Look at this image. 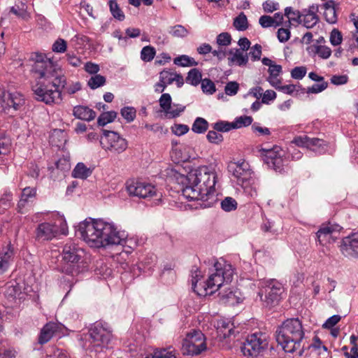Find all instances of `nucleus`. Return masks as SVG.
Masks as SVG:
<instances>
[{"instance_id":"f257e3e1","label":"nucleus","mask_w":358,"mask_h":358,"mask_svg":"<svg viewBox=\"0 0 358 358\" xmlns=\"http://www.w3.org/2000/svg\"><path fill=\"white\" fill-rule=\"evenodd\" d=\"M77 232L90 247L95 248L122 245L127 238L126 231L102 219H86L78 224Z\"/></svg>"},{"instance_id":"f03ea898","label":"nucleus","mask_w":358,"mask_h":358,"mask_svg":"<svg viewBox=\"0 0 358 358\" xmlns=\"http://www.w3.org/2000/svg\"><path fill=\"white\" fill-rule=\"evenodd\" d=\"M217 174L207 166H199L191 171L187 176V184L182 189V195L188 200H201L205 207H210L215 201V186Z\"/></svg>"},{"instance_id":"7ed1b4c3","label":"nucleus","mask_w":358,"mask_h":358,"mask_svg":"<svg viewBox=\"0 0 358 358\" xmlns=\"http://www.w3.org/2000/svg\"><path fill=\"white\" fill-rule=\"evenodd\" d=\"M234 269L232 266L225 262H215L213 268L209 269L208 277L203 282L199 280H192V289L199 296L211 295L217 292L224 282L232 280Z\"/></svg>"},{"instance_id":"20e7f679","label":"nucleus","mask_w":358,"mask_h":358,"mask_svg":"<svg viewBox=\"0 0 358 358\" xmlns=\"http://www.w3.org/2000/svg\"><path fill=\"white\" fill-rule=\"evenodd\" d=\"M275 338L285 352L293 353L301 348L304 338L301 322L298 318L286 320L276 330Z\"/></svg>"},{"instance_id":"39448f33","label":"nucleus","mask_w":358,"mask_h":358,"mask_svg":"<svg viewBox=\"0 0 358 358\" xmlns=\"http://www.w3.org/2000/svg\"><path fill=\"white\" fill-rule=\"evenodd\" d=\"M112 336V331L106 323L96 322L90 329L89 338L83 347L90 352H100L107 348Z\"/></svg>"},{"instance_id":"423d86ee","label":"nucleus","mask_w":358,"mask_h":358,"mask_svg":"<svg viewBox=\"0 0 358 358\" xmlns=\"http://www.w3.org/2000/svg\"><path fill=\"white\" fill-rule=\"evenodd\" d=\"M32 59L34 63L32 65L31 72L37 80L36 90H45L48 87L45 81L55 76L56 65L50 59L41 53H34Z\"/></svg>"},{"instance_id":"0eeeda50","label":"nucleus","mask_w":358,"mask_h":358,"mask_svg":"<svg viewBox=\"0 0 358 358\" xmlns=\"http://www.w3.org/2000/svg\"><path fill=\"white\" fill-rule=\"evenodd\" d=\"M260 286L258 296L263 306L270 309L278 306L284 292L282 283L275 279H268L262 280L260 282Z\"/></svg>"},{"instance_id":"6e6552de","label":"nucleus","mask_w":358,"mask_h":358,"mask_svg":"<svg viewBox=\"0 0 358 358\" xmlns=\"http://www.w3.org/2000/svg\"><path fill=\"white\" fill-rule=\"evenodd\" d=\"M83 251L74 243H66L63 248L62 272L74 275L80 272Z\"/></svg>"},{"instance_id":"1a4fd4ad","label":"nucleus","mask_w":358,"mask_h":358,"mask_svg":"<svg viewBox=\"0 0 358 358\" xmlns=\"http://www.w3.org/2000/svg\"><path fill=\"white\" fill-rule=\"evenodd\" d=\"M206 350V337L199 330H192L182 341L181 352L183 355H198Z\"/></svg>"},{"instance_id":"9d476101","label":"nucleus","mask_w":358,"mask_h":358,"mask_svg":"<svg viewBox=\"0 0 358 358\" xmlns=\"http://www.w3.org/2000/svg\"><path fill=\"white\" fill-rule=\"evenodd\" d=\"M267 346L266 335L262 332H256L248 336L241 347V352L245 357L257 358L262 355Z\"/></svg>"},{"instance_id":"9b49d317","label":"nucleus","mask_w":358,"mask_h":358,"mask_svg":"<svg viewBox=\"0 0 358 358\" xmlns=\"http://www.w3.org/2000/svg\"><path fill=\"white\" fill-rule=\"evenodd\" d=\"M259 152L262 159L268 166L276 172H282L287 162L286 152L280 146L274 145L271 148H262Z\"/></svg>"},{"instance_id":"f8f14e48","label":"nucleus","mask_w":358,"mask_h":358,"mask_svg":"<svg viewBox=\"0 0 358 358\" xmlns=\"http://www.w3.org/2000/svg\"><path fill=\"white\" fill-rule=\"evenodd\" d=\"M126 189L129 196L141 199H150L161 196L156 187L152 183L138 180H129L126 182Z\"/></svg>"},{"instance_id":"ddd939ff","label":"nucleus","mask_w":358,"mask_h":358,"mask_svg":"<svg viewBox=\"0 0 358 358\" xmlns=\"http://www.w3.org/2000/svg\"><path fill=\"white\" fill-rule=\"evenodd\" d=\"M103 135L100 143L103 149L113 153L120 154L127 148V141L118 133L103 129Z\"/></svg>"},{"instance_id":"4468645a","label":"nucleus","mask_w":358,"mask_h":358,"mask_svg":"<svg viewBox=\"0 0 358 358\" xmlns=\"http://www.w3.org/2000/svg\"><path fill=\"white\" fill-rule=\"evenodd\" d=\"M228 171L236 178L238 184L246 189L247 183L250 182L252 174L249 163L244 159L231 162L228 165Z\"/></svg>"},{"instance_id":"2eb2a0df","label":"nucleus","mask_w":358,"mask_h":358,"mask_svg":"<svg viewBox=\"0 0 358 358\" xmlns=\"http://www.w3.org/2000/svg\"><path fill=\"white\" fill-rule=\"evenodd\" d=\"M25 103L24 95L19 91H0V110H19Z\"/></svg>"},{"instance_id":"dca6fc26","label":"nucleus","mask_w":358,"mask_h":358,"mask_svg":"<svg viewBox=\"0 0 358 358\" xmlns=\"http://www.w3.org/2000/svg\"><path fill=\"white\" fill-rule=\"evenodd\" d=\"M341 253L346 257L358 259V233L351 234L342 239Z\"/></svg>"},{"instance_id":"f3484780","label":"nucleus","mask_w":358,"mask_h":358,"mask_svg":"<svg viewBox=\"0 0 358 358\" xmlns=\"http://www.w3.org/2000/svg\"><path fill=\"white\" fill-rule=\"evenodd\" d=\"M291 144H294L298 147L307 148L313 151H320L326 146L325 141L317 138H310L306 135L296 136L292 141Z\"/></svg>"},{"instance_id":"a211bd4d","label":"nucleus","mask_w":358,"mask_h":358,"mask_svg":"<svg viewBox=\"0 0 358 358\" xmlns=\"http://www.w3.org/2000/svg\"><path fill=\"white\" fill-rule=\"evenodd\" d=\"M173 82L176 83V87L179 88L184 84V78L176 72L171 71V70H164L159 73V81L157 85L162 87L164 90Z\"/></svg>"},{"instance_id":"6ab92c4d","label":"nucleus","mask_w":358,"mask_h":358,"mask_svg":"<svg viewBox=\"0 0 358 358\" xmlns=\"http://www.w3.org/2000/svg\"><path fill=\"white\" fill-rule=\"evenodd\" d=\"M62 324L52 322L47 323L41 330L38 339V343L43 345L50 341L57 332L62 331Z\"/></svg>"},{"instance_id":"aec40b11","label":"nucleus","mask_w":358,"mask_h":358,"mask_svg":"<svg viewBox=\"0 0 358 358\" xmlns=\"http://www.w3.org/2000/svg\"><path fill=\"white\" fill-rule=\"evenodd\" d=\"M59 234V227L48 222L39 224L36 229V238L41 241L51 240Z\"/></svg>"},{"instance_id":"412c9836","label":"nucleus","mask_w":358,"mask_h":358,"mask_svg":"<svg viewBox=\"0 0 358 358\" xmlns=\"http://www.w3.org/2000/svg\"><path fill=\"white\" fill-rule=\"evenodd\" d=\"M317 12L318 6L314 4L309 6L308 9L303 10L301 24L307 29L315 27L320 20L319 16L317 15Z\"/></svg>"},{"instance_id":"4be33fe9","label":"nucleus","mask_w":358,"mask_h":358,"mask_svg":"<svg viewBox=\"0 0 358 358\" xmlns=\"http://www.w3.org/2000/svg\"><path fill=\"white\" fill-rule=\"evenodd\" d=\"M341 227L338 225L323 224L316 233L317 240L321 245H326L330 242L332 234L335 231H339Z\"/></svg>"},{"instance_id":"5701e85b","label":"nucleus","mask_w":358,"mask_h":358,"mask_svg":"<svg viewBox=\"0 0 358 358\" xmlns=\"http://www.w3.org/2000/svg\"><path fill=\"white\" fill-rule=\"evenodd\" d=\"M34 98L46 104L59 103L62 100V91H34Z\"/></svg>"},{"instance_id":"b1692460","label":"nucleus","mask_w":358,"mask_h":358,"mask_svg":"<svg viewBox=\"0 0 358 358\" xmlns=\"http://www.w3.org/2000/svg\"><path fill=\"white\" fill-rule=\"evenodd\" d=\"M36 195V189L34 187H24L21 194L20 201L17 203V210L19 213H23V209L29 204L33 202Z\"/></svg>"},{"instance_id":"393cba45","label":"nucleus","mask_w":358,"mask_h":358,"mask_svg":"<svg viewBox=\"0 0 358 358\" xmlns=\"http://www.w3.org/2000/svg\"><path fill=\"white\" fill-rule=\"evenodd\" d=\"M73 115L77 119L90 122L96 117V113L85 106H76L73 108Z\"/></svg>"},{"instance_id":"a878e982","label":"nucleus","mask_w":358,"mask_h":358,"mask_svg":"<svg viewBox=\"0 0 358 358\" xmlns=\"http://www.w3.org/2000/svg\"><path fill=\"white\" fill-rule=\"evenodd\" d=\"M324 8V17L329 24H335L337 22V14L335 8V1L330 0L323 4Z\"/></svg>"},{"instance_id":"bb28decb","label":"nucleus","mask_w":358,"mask_h":358,"mask_svg":"<svg viewBox=\"0 0 358 358\" xmlns=\"http://www.w3.org/2000/svg\"><path fill=\"white\" fill-rule=\"evenodd\" d=\"M229 54L231 55L229 57V63L235 64L239 66H245L248 62V55L239 49L231 50Z\"/></svg>"},{"instance_id":"cd10ccee","label":"nucleus","mask_w":358,"mask_h":358,"mask_svg":"<svg viewBox=\"0 0 358 358\" xmlns=\"http://www.w3.org/2000/svg\"><path fill=\"white\" fill-rule=\"evenodd\" d=\"M172 348L155 349L145 358H177Z\"/></svg>"},{"instance_id":"c85d7f7f","label":"nucleus","mask_w":358,"mask_h":358,"mask_svg":"<svg viewBox=\"0 0 358 358\" xmlns=\"http://www.w3.org/2000/svg\"><path fill=\"white\" fill-rule=\"evenodd\" d=\"M92 173V171L87 168L85 164L78 163L72 172V176L75 178L86 179Z\"/></svg>"},{"instance_id":"c756f323","label":"nucleus","mask_w":358,"mask_h":358,"mask_svg":"<svg viewBox=\"0 0 358 358\" xmlns=\"http://www.w3.org/2000/svg\"><path fill=\"white\" fill-rule=\"evenodd\" d=\"M262 96V101L264 103H268L269 101L275 99L276 97L275 91H265L263 95L260 93V91H250L245 96L259 99Z\"/></svg>"},{"instance_id":"7c9ffc66","label":"nucleus","mask_w":358,"mask_h":358,"mask_svg":"<svg viewBox=\"0 0 358 358\" xmlns=\"http://www.w3.org/2000/svg\"><path fill=\"white\" fill-rule=\"evenodd\" d=\"M201 81H202V74L200 70L196 68L192 69L187 73L186 83L196 87Z\"/></svg>"},{"instance_id":"2f4dec72","label":"nucleus","mask_w":358,"mask_h":358,"mask_svg":"<svg viewBox=\"0 0 358 358\" xmlns=\"http://www.w3.org/2000/svg\"><path fill=\"white\" fill-rule=\"evenodd\" d=\"M173 63L178 66L182 67L195 66L198 64V62L193 57L186 55L174 58Z\"/></svg>"},{"instance_id":"473e14b6","label":"nucleus","mask_w":358,"mask_h":358,"mask_svg":"<svg viewBox=\"0 0 358 358\" xmlns=\"http://www.w3.org/2000/svg\"><path fill=\"white\" fill-rule=\"evenodd\" d=\"M233 26L236 30L240 31H245L248 28L249 23L248 18L243 12L240 13L234 19Z\"/></svg>"},{"instance_id":"72a5a7b5","label":"nucleus","mask_w":358,"mask_h":358,"mask_svg":"<svg viewBox=\"0 0 358 358\" xmlns=\"http://www.w3.org/2000/svg\"><path fill=\"white\" fill-rule=\"evenodd\" d=\"M10 13L24 20H28L30 18V15L27 11V7L24 3L12 6Z\"/></svg>"},{"instance_id":"f704fd0d","label":"nucleus","mask_w":358,"mask_h":358,"mask_svg":"<svg viewBox=\"0 0 358 358\" xmlns=\"http://www.w3.org/2000/svg\"><path fill=\"white\" fill-rule=\"evenodd\" d=\"M303 10L300 12L298 10H294L292 7H287L285 9V15L287 17L289 22H296L298 24H301V17Z\"/></svg>"},{"instance_id":"c9c22d12","label":"nucleus","mask_w":358,"mask_h":358,"mask_svg":"<svg viewBox=\"0 0 358 358\" xmlns=\"http://www.w3.org/2000/svg\"><path fill=\"white\" fill-rule=\"evenodd\" d=\"M14 255V248L10 243H9L2 248V250L0 253V259L6 261V262L10 265V264L13 262Z\"/></svg>"},{"instance_id":"e433bc0d","label":"nucleus","mask_w":358,"mask_h":358,"mask_svg":"<svg viewBox=\"0 0 358 358\" xmlns=\"http://www.w3.org/2000/svg\"><path fill=\"white\" fill-rule=\"evenodd\" d=\"M108 5L110 11L114 18L119 21H123L125 18V15L123 11L120 9L119 5L115 0H109Z\"/></svg>"},{"instance_id":"4c0bfd02","label":"nucleus","mask_w":358,"mask_h":358,"mask_svg":"<svg viewBox=\"0 0 358 358\" xmlns=\"http://www.w3.org/2000/svg\"><path fill=\"white\" fill-rule=\"evenodd\" d=\"M208 128V122L203 117H197L194 120L192 130L196 134H203Z\"/></svg>"},{"instance_id":"58836bf2","label":"nucleus","mask_w":358,"mask_h":358,"mask_svg":"<svg viewBox=\"0 0 358 358\" xmlns=\"http://www.w3.org/2000/svg\"><path fill=\"white\" fill-rule=\"evenodd\" d=\"M116 117L117 113L113 110L102 113L98 117L97 123L99 126L103 127L113 122Z\"/></svg>"},{"instance_id":"ea45409f","label":"nucleus","mask_w":358,"mask_h":358,"mask_svg":"<svg viewBox=\"0 0 358 358\" xmlns=\"http://www.w3.org/2000/svg\"><path fill=\"white\" fill-rule=\"evenodd\" d=\"M159 103L162 108L165 112L172 114L173 117L179 115V112H169L171 104V97L169 94H163L159 99Z\"/></svg>"},{"instance_id":"a19ab883","label":"nucleus","mask_w":358,"mask_h":358,"mask_svg":"<svg viewBox=\"0 0 358 358\" xmlns=\"http://www.w3.org/2000/svg\"><path fill=\"white\" fill-rule=\"evenodd\" d=\"M252 122V118L250 116L243 115L236 117L234 122H231L233 129H239L244 127L250 125Z\"/></svg>"},{"instance_id":"79ce46f5","label":"nucleus","mask_w":358,"mask_h":358,"mask_svg":"<svg viewBox=\"0 0 358 358\" xmlns=\"http://www.w3.org/2000/svg\"><path fill=\"white\" fill-rule=\"evenodd\" d=\"M232 325V324H230L229 322L222 321L218 324L217 332L220 336H222L223 338H228L234 334V329L231 327Z\"/></svg>"},{"instance_id":"37998d69","label":"nucleus","mask_w":358,"mask_h":358,"mask_svg":"<svg viewBox=\"0 0 358 358\" xmlns=\"http://www.w3.org/2000/svg\"><path fill=\"white\" fill-rule=\"evenodd\" d=\"M105 83L106 78L104 76L99 74H95L89 79L87 84L91 89L95 90L103 86Z\"/></svg>"},{"instance_id":"c03bdc74","label":"nucleus","mask_w":358,"mask_h":358,"mask_svg":"<svg viewBox=\"0 0 358 358\" xmlns=\"http://www.w3.org/2000/svg\"><path fill=\"white\" fill-rule=\"evenodd\" d=\"M222 209L225 212L235 210L237 208V202L232 197H225L220 203Z\"/></svg>"},{"instance_id":"a18cd8bd","label":"nucleus","mask_w":358,"mask_h":358,"mask_svg":"<svg viewBox=\"0 0 358 358\" xmlns=\"http://www.w3.org/2000/svg\"><path fill=\"white\" fill-rule=\"evenodd\" d=\"M51 143L57 147H61L62 141L65 143L66 141V135L64 131L61 130H55L52 133L51 137Z\"/></svg>"},{"instance_id":"49530a36","label":"nucleus","mask_w":358,"mask_h":358,"mask_svg":"<svg viewBox=\"0 0 358 358\" xmlns=\"http://www.w3.org/2000/svg\"><path fill=\"white\" fill-rule=\"evenodd\" d=\"M156 54L155 49L150 45L143 48L141 52V58L144 62H150Z\"/></svg>"},{"instance_id":"de8ad7c7","label":"nucleus","mask_w":358,"mask_h":358,"mask_svg":"<svg viewBox=\"0 0 358 358\" xmlns=\"http://www.w3.org/2000/svg\"><path fill=\"white\" fill-rule=\"evenodd\" d=\"M52 78L45 81V84L48 85V87H55L56 90H64L66 80L64 77H55L53 80Z\"/></svg>"},{"instance_id":"09e8293b","label":"nucleus","mask_w":358,"mask_h":358,"mask_svg":"<svg viewBox=\"0 0 358 358\" xmlns=\"http://www.w3.org/2000/svg\"><path fill=\"white\" fill-rule=\"evenodd\" d=\"M136 110L133 107H124L121 109L122 116L128 122H132L136 117Z\"/></svg>"},{"instance_id":"8fccbe9b","label":"nucleus","mask_w":358,"mask_h":358,"mask_svg":"<svg viewBox=\"0 0 358 358\" xmlns=\"http://www.w3.org/2000/svg\"><path fill=\"white\" fill-rule=\"evenodd\" d=\"M213 129L217 131L227 132L233 129V126L231 125V122L218 121L213 124Z\"/></svg>"},{"instance_id":"3c124183","label":"nucleus","mask_w":358,"mask_h":358,"mask_svg":"<svg viewBox=\"0 0 358 358\" xmlns=\"http://www.w3.org/2000/svg\"><path fill=\"white\" fill-rule=\"evenodd\" d=\"M169 33L174 37H185L187 35L188 31L185 27L177 24L171 28Z\"/></svg>"},{"instance_id":"603ef678","label":"nucleus","mask_w":358,"mask_h":358,"mask_svg":"<svg viewBox=\"0 0 358 358\" xmlns=\"http://www.w3.org/2000/svg\"><path fill=\"white\" fill-rule=\"evenodd\" d=\"M329 40L331 44L334 46L340 45L343 41L341 32L337 29H334L330 33Z\"/></svg>"},{"instance_id":"864d4df0","label":"nucleus","mask_w":358,"mask_h":358,"mask_svg":"<svg viewBox=\"0 0 358 358\" xmlns=\"http://www.w3.org/2000/svg\"><path fill=\"white\" fill-rule=\"evenodd\" d=\"M66 42L62 38H58L52 44V50L57 53H63L66 50Z\"/></svg>"},{"instance_id":"5fc2aeb1","label":"nucleus","mask_w":358,"mask_h":358,"mask_svg":"<svg viewBox=\"0 0 358 358\" xmlns=\"http://www.w3.org/2000/svg\"><path fill=\"white\" fill-rule=\"evenodd\" d=\"M216 41L220 46H227L231 44V36L228 32H222L217 35Z\"/></svg>"},{"instance_id":"6e6d98bb","label":"nucleus","mask_w":358,"mask_h":358,"mask_svg":"<svg viewBox=\"0 0 358 358\" xmlns=\"http://www.w3.org/2000/svg\"><path fill=\"white\" fill-rule=\"evenodd\" d=\"M206 138L208 141L214 144H219L223 141V136L215 130H210L208 132Z\"/></svg>"},{"instance_id":"4d7b16f0","label":"nucleus","mask_w":358,"mask_h":358,"mask_svg":"<svg viewBox=\"0 0 358 358\" xmlns=\"http://www.w3.org/2000/svg\"><path fill=\"white\" fill-rule=\"evenodd\" d=\"M10 145V138L4 134H0V155L6 154Z\"/></svg>"},{"instance_id":"13d9d810","label":"nucleus","mask_w":358,"mask_h":358,"mask_svg":"<svg viewBox=\"0 0 358 358\" xmlns=\"http://www.w3.org/2000/svg\"><path fill=\"white\" fill-rule=\"evenodd\" d=\"M316 53L322 59H328L331 54V50L325 45L315 46Z\"/></svg>"},{"instance_id":"bf43d9fd","label":"nucleus","mask_w":358,"mask_h":358,"mask_svg":"<svg viewBox=\"0 0 358 358\" xmlns=\"http://www.w3.org/2000/svg\"><path fill=\"white\" fill-rule=\"evenodd\" d=\"M13 194L10 192H6L0 199V206L3 209L8 208L11 205Z\"/></svg>"},{"instance_id":"052dcab7","label":"nucleus","mask_w":358,"mask_h":358,"mask_svg":"<svg viewBox=\"0 0 358 358\" xmlns=\"http://www.w3.org/2000/svg\"><path fill=\"white\" fill-rule=\"evenodd\" d=\"M290 34L289 29L280 28L277 31V37L280 43L287 42L290 38Z\"/></svg>"},{"instance_id":"680f3d73","label":"nucleus","mask_w":358,"mask_h":358,"mask_svg":"<svg viewBox=\"0 0 358 358\" xmlns=\"http://www.w3.org/2000/svg\"><path fill=\"white\" fill-rule=\"evenodd\" d=\"M219 80H213L210 78H202L201 81V90H216L215 83H218Z\"/></svg>"},{"instance_id":"e2e57ef3","label":"nucleus","mask_w":358,"mask_h":358,"mask_svg":"<svg viewBox=\"0 0 358 358\" xmlns=\"http://www.w3.org/2000/svg\"><path fill=\"white\" fill-rule=\"evenodd\" d=\"M306 73V68L304 66H296L291 71V76L294 79H301Z\"/></svg>"},{"instance_id":"0e129e2a","label":"nucleus","mask_w":358,"mask_h":358,"mask_svg":"<svg viewBox=\"0 0 358 358\" xmlns=\"http://www.w3.org/2000/svg\"><path fill=\"white\" fill-rule=\"evenodd\" d=\"M249 55L251 56L253 61L260 59L262 55V46L259 44H255L251 48Z\"/></svg>"},{"instance_id":"69168bd1","label":"nucleus","mask_w":358,"mask_h":358,"mask_svg":"<svg viewBox=\"0 0 358 358\" xmlns=\"http://www.w3.org/2000/svg\"><path fill=\"white\" fill-rule=\"evenodd\" d=\"M259 24L264 27L267 28L273 26L275 20L268 15H262L259 20Z\"/></svg>"},{"instance_id":"338daca9","label":"nucleus","mask_w":358,"mask_h":358,"mask_svg":"<svg viewBox=\"0 0 358 358\" xmlns=\"http://www.w3.org/2000/svg\"><path fill=\"white\" fill-rule=\"evenodd\" d=\"M341 316L338 315H334L327 320L323 324V327L326 329H331L334 327L340 320Z\"/></svg>"},{"instance_id":"774afa93","label":"nucleus","mask_w":358,"mask_h":358,"mask_svg":"<svg viewBox=\"0 0 358 358\" xmlns=\"http://www.w3.org/2000/svg\"><path fill=\"white\" fill-rule=\"evenodd\" d=\"M348 77L346 75H334L331 78V82L334 85H340L348 83Z\"/></svg>"}]
</instances>
